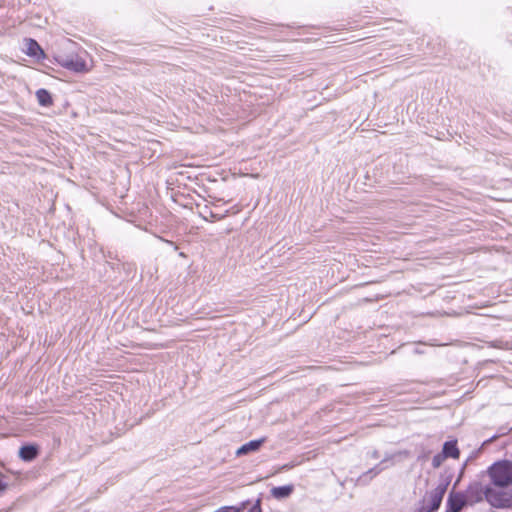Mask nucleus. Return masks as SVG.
<instances>
[{"label": "nucleus", "mask_w": 512, "mask_h": 512, "mask_svg": "<svg viewBox=\"0 0 512 512\" xmlns=\"http://www.w3.org/2000/svg\"><path fill=\"white\" fill-rule=\"evenodd\" d=\"M488 473L494 486L510 487L512 485V462H497L489 468Z\"/></svg>", "instance_id": "f257e3e1"}, {"label": "nucleus", "mask_w": 512, "mask_h": 512, "mask_svg": "<svg viewBox=\"0 0 512 512\" xmlns=\"http://www.w3.org/2000/svg\"><path fill=\"white\" fill-rule=\"evenodd\" d=\"M485 499L496 508H508L512 506L511 487H490L485 489Z\"/></svg>", "instance_id": "f03ea898"}, {"label": "nucleus", "mask_w": 512, "mask_h": 512, "mask_svg": "<svg viewBox=\"0 0 512 512\" xmlns=\"http://www.w3.org/2000/svg\"><path fill=\"white\" fill-rule=\"evenodd\" d=\"M54 59L58 65L75 73L88 71L87 63L78 55L57 54Z\"/></svg>", "instance_id": "7ed1b4c3"}, {"label": "nucleus", "mask_w": 512, "mask_h": 512, "mask_svg": "<svg viewBox=\"0 0 512 512\" xmlns=\"http://www.w3.org/2000/svg\"><path fill=\"white\" fill-rule=\"evenodd\" d=\"M445 492L446 485L441 484L430 493H428L424 498L425 506L422 508V512H431L437 510L441 505Z\"/></svg>", "instance_id": "20e7f679"}, {"label": "nucleus", "mask_w": 512, "mask_h": 512, "mask_svg": "<svg viewBox=\"0 0 512 512\" xmlns=\"http://www.w3.org/2000/svg\"><path fill=\"white\" fill-rule=\"evenodd\" d=\"M468 504L464 494L460 492H451L447 500L446 512H460Z\"/></svg>", "instance_id": "39448f33"}, {"label": "nucleus", "mask_w": 512, "mask_h": 512, "mask_svg": "<svg viewBox=\"0 0 512 512\" xmlns=\"http://www.w3.org/2000/svg\"><path fill=\"white\" fill-rule=\"evenodd\" d=\"M464 495L468 501V505H474L483 500L485 497V489L482 488L480 483H473L469 486Z\"/></svg>", "instance_id": "423d86ee"}, {"label": "nucleus", "mask_w": 512, "mask_h": 512, "mask_svg": "<svg viewBox=\"0 0 512 512\" xmlns=\"http://www.w3.org/2000/svg\"><path fill=\"white\" fill-rule=\"evenodd\" d=\"M26 42V54L30 57L40 59L45 56L43 49L39 43L32 38L25 39Z\"/></svg>", "instance_id": "0eeeda50"}, {"label": "nucleus", "mask_w": 512, "mask_h": 512, "mask_svg": "<svg viewBox=\"0 0 512 512\" xmlns=\"http://www.w3.org/2000/svg\"><path fill=\"white\" fill-rule=\"evenodd\" d=\"M266 441L265 438H261V439H257V440H252L248 443H245L243 444L241 447H239L236 451V455L237 456H242V455H246V454H249L251 452H256L260 449V447L262 446V444Z\"/></svg>", "instance_id": "6e6552de"}, {"label": "nucleus", "mask_w": 512, "mask_h": 512, "mask_svg": "<svg viewBox=\"0 0 512 512\" xmlns=\"http://www.w3.org/2000/svg\"><path fill=\"white\" fill-rule=\"evenodd\" d=\"M36 98L38 104L42 107H50L51 105H53L52 94L45 88H40L36 91Z\"/></svg>", "instance_id": "1a4fd4ad"}, {"label": "nucleus", "mask_w": 512, "mask_h": 512, "mask_svg": "<svg viewBox=\"0 0 512 512\" xmlns=\"http://www.w3.org/2000/svg\"><path fill=\"white\" fill-rule=\"evenodd\" d=\"M294 490L293 485H285L279 487H273L271 489V495L276 499L288 498Z\"/></svg>", "instance_id": "9d476101"}, {"label": "nucleus", "mask_w": 512, "mask_h": 512, "mask_svg": "<svg viewBox=\"0 0 512 512\" xmlns=\"http://www.w3.org/2000/svg\"><path fill=\"white\" fill-rule=\"evenodd\" d=\"M38 454L37 447L34 445L22 446L19 450V457L24 461L33 460Z\"/></svg>", "instance_id": "9b49d317"}, {"label": "nucleus", "mask_w": 512, "mask_h": 512, "mask_svg": "<svg viewBox=\"0 0 512 512\" xmlns=\"http://www.w3.org/2000/svg\"><path fill=\"white\" fill-rule=\"evenodd\" d=\"M443 453L446 457L458 458L459 450L456 442H446L443 447Z\"/></svg>", "instance_id": "f8f14e48"}, {"label": "nucleus", "mask_w": 512, "mask_h": 512, "mask_svg": "<svg viewBox=\"0 0 512 512\" xmlns=\"http://www.w3.org/2000/svg\"><path fill=\"white\" fill-rule=\"evenodd\" d=\"M213 512H240V509L233 506H223Z\"/></svg>", "instance_id": "ddd939ff"}, {"label": "nucleus", "mask_w": 512, "mask_h": 512, "mask_svg": "<svg viewBox=\"0 0 512 512\" xmlns=\"http://www.w3.org/2000/svg\"><path fill=\"white\" fill-rule=\"evenodd\" d=\"M3 478L4 477L0 475V493H3L8 487V484L4 481Z\"/></svg>", "instance_id": "4468645a"}, {"label": "nucleus", "mask_w": 512, "mask_h": 512, "mask_svg": "<svg viewBox=\"0 0 512 512\" xmlns=\"http://www.w3.org/2000/svg\"><path fill=\"white\" fill-rule=\"evenodd\" d=\"M248 512H261L260 501L258 500L257 503Z\"/></svg>", "instance_id": "2eb2a0df"}, {"label": "nucleus", "mask_w": 512, "mask_h": 512, "mask_svg": "<svg viewBox=\"0 0 512 512\" xmlns=\"http://www.w3.org/2000/svg\"><path fill=\"white\" fill-rule=\"evenodd\" d=\"M212 217L215 219V220H221L222 219V215L220 214H216V213H211Z\"/></svg>", "instance_id": "dca6fc26"}, {"label": "nucleus", "mask_w": 512, "mask_h": 512, "mask_svg": "<svg viewBox=\"0 0 512 512\" xmlns=\"http://www.w3.org/2000/svg\"><path fill=\"white\" fill-rule=\"evenodd\" d=\"M294 467V464H286L283 466V469H291Z\"/></svg>", "instance_id": "f3484780"}, {"label": "nucleus", "mask_w": 512, "mask_h": 512, "mask_svg": "<svg viewBox=\"0 0 512 512\" xmlns=\"http://www.w3.org/2000/svg\"><path fill=\"white\" fill-rule=\"evenodd\" d=\"M179 256H180V257H185L186 255H185L183 252H180V253H179Z\"/></svg>", "instance_id": "a211bd4d"}]
</instances>
